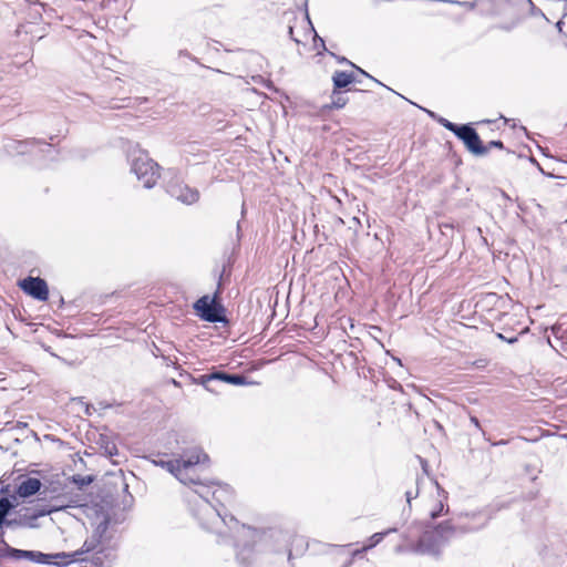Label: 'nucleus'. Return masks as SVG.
<instances>
[{
    "instance_id": "9",
    "label": "nucleus",
    "mask_w": 567,
    "mask_h": 567,
    "mask_svg": "<svg viewBox=\"0 0 567 567\" xmlns=\"http://www.w3.org/2000/svg\"><path fill=\"white\" fill-rule=\"evenodd\" d=\"M19 287L28 296L39 301H47L49 298V287L44 279L40 277L28 276L19 281Z\"/></svg>"
},
{
    "instance_id": "56",
    "label": "nucleus",
    "mask_w": 567,
    "mask_h": 567,
    "mask_svg": "<svg viewBox=\"0 0 567 567\" xmlns=\"http://www.w3.org/2000/svg\"><path fill=\"white\" fill-rule=\"evenodd\" d=\"M308 24H310L311 30H315L313 24H311V21H308Z\"/></svg>"
},
{
    "instance_id": "3",
    "label": "nucleus",
    "mask_w": 567,
    "mask_h": 567,
    "mask_svg": "<svg viewBox=\"0 0 567 567\" xmlns=\"http://www.w3.org/2000/svg\"><path fill=\"white\" fill-rule=\"evenodd\" d=\"M208 461V455L199 447L184 450L176 457H169L167 454H157L152 458V463L166 470L174 475L182 484L189 486L196 481V467L200 463Z\"/></svg>"
},
{
    "instance_id": "22",
    "label": "nucleus",
    "mask_w": 567,
    "mask_h": 567,
    "mask_svg": "<svg viewBox=\"0 0 567 567\" xmlns=\"http://www.w3.org/2000/svg\"><path fill=\"white\" fill-rule=\"evenodd\" d=\"M94 481L92 475H80L75 474L72 476V483H74L80 489L89 486Z\"/></svg>"
},
{
    "instance_id": "23",
    "label": "nucleus",
    "mask_w": 567,
    "mask_h": 567,
    "mask_svg": "<svg viewBox=\"0 0 567 567\" xmlns=\"http://www.w3.org/2000/svg\"><path fill=\"white\" fill-rule=\"evenodd\" d=\"M32 561L38 564L53 565L52 554L33 550Z\"/></svg>"
},
{
    "instance_id": "4",
    "label": "nucleus",
    "mask_w": 567,
    "mask_h": 567,
    "mask_svg": "<svg viewBox=\"0 0 567 567\" xmlns=\"http://www.w3.org/2000/svg\"><path fill=\"white\" fill-rule=\"evenodd\" d=\"M110 525V519L105 517L94 529L91 537H89L76 553L80 557L85 554L93 553L91 561L96 566H110L115 559L114 548L110 537L106 536V532Z\"/></svg>"
},
{
    "instance_id": "31",
    "label": "nucleus",
    "mask_w": 567,
    "mask_h": 567,
    "mask_svg": "<svg viewBox=\"0 0 567 567\" xmlns=\"http://www.w3.org/2000/svg\"><path fill=\"white\" fill-rule=\"evenodd\" d=\"M484 147H486L487 153L489 152L491 148H498V150L505 148L504 143L499 140H493V141L488 142L487 144H484Z\"/></svg>"
},
{
    "instance_id": "8",
    "label": "nucleus",
    "mask_w": 567,
    "mask_h": 567,
    "mask_svg": "<svg viewBox=\"0 0 567 567\" xmlns=\"http://www.w3.org/2000/svg\"><path fill=\"white\" fill-rule=\"evenodd\" d=\"M455 136L462 141L465 148L474 156H485L487 154L486 147L473 127L472 123L462 124V126L456 132Z\"/></svg>"
},
{
    "instance_id": "14",
    "label": "nucleus",
    "mask_w": 567,
    "mask_h": 567,
    "mask_svg": "<svg viewBox=\"0 0 567 567\" xmlns=\"http://www.w3.org/2000/svg\"><path fill=\"white\" fill-rule=\"evenodd\" d=\"M167 192L186 205H192L199 199L198 190L187 185H169Z\"/></svg>"
},
{
    "instance_id": "10",
    "label": "nucleus",
    "mask_w": 567,
    "mask_h": 567,
    "mask_svg": "<svg viewBox=\"0 0 567 567\" xmlns=\"http://www.w3.org/2000/svg\"><path fill=\"white\" fill-rule=\"evenodd\" d=\"M210 486L209 498L224 512H227V505L234 501V489L228 484H221L216 481L203 480Z\"/></svg>"
},
{
    "instance_id": "30",
    "label": "nucleus",
    "mask_w": 567,
    "mask_h": 567,
    "mask_svg": "<svg viewBox=\"0 0 567 567\" xmlns=\"http://www.w3.org/2000/svg\"><path fill=\"white\" fill-rule=\"evenodd\" d=\"M228 375H229V373L224 372V371H215V372L209 373V378H213V381H223L225 383L227 382Z\"/></svg>"
},
{
    "instance_id": "42",
    "label": "nucleus",
    "mask_w": 567,
    "mask_h": 567,
    "mask_svg": "<svg viewBox=\"0 0 567 567\" xmlns=\"http://www.w3.org/2000/svg\"><path fill=\"white\" fill-rule=\"evenodd\" d=\"M440 227H441L442 234H444V235L446 234L445 230H449V229L453 230V225H451V224H442Z\"/></svg>"
},
{
    "instance_id": "2",
    "label": "nucleus",
    "mask_w": 567,
    "mask_h": 567,
    "mask_svg": "<svg viewBox=\"0 0 567 567\" xmlns=\"http://www.w3.org/2000/svg\"><path fill=\"white\" fill-rule=\"evenodd\" d=\"M476 527L454 526L452 520L447 519L435 526H426L416 543L411 544V553L440 557L442 549L456 535L468 534Z\"/></svg>"
},
{
    "instance_id": "39",
    "label": "nucleus",
    "mask_w": 567,
    "mask_h": 567,
    "mask_svg": "<svg viewBox=\"0 0 567 567\" xmlns=\"http://www.w3.org/2000/svg\"><path fill=\"white\" fill-rule=\"evenodd\" d=\"M369 550V547L365 545L362 548L355 549L351 554V559L361 556L362 554L367 553Z\"/></svg>"
},
{
    "instance_id": "32",
    "label": "nucleus",
    "mask_w": 567,
    "mask_h": 567,
    "mask_svg": "<svg viewBox=\"0 0 567 567\" xmlns=\"http://www.w3.org/2000/svg\"><path fill=\"white\" fill-rule=\"evenodd\" d=\"M444 509V504H443V501H440L436 505V508L431 511L430 513V517L431 519H436L439 518L441 515H442V512Z\"/></svg>"
},
{
    "instance_id": "27",
    "label": "nucleus",
    "mask_w": 567,
    "mask_h": 567,
    "mask_svg": "<svg viewBox=\"0 0 567 567\" xmlns=\"http://www.w3.org/2000/svg\"><path fill=\"white\" fill-rule=\"evenodd\" d=\"M7 527V528H12V529H17V528H22L20 526V522L16 515V513H13V516L12 517H9L6 519V522L3 523V528Z\"/></svg>"
},
{
    "instance_id": "16",
    "label": "nucleus",
    "mask_w": 567,
    "mask_h": 567,
    "mask_svg": "<svg viewBox=\"0 0 567 567\" xmlns=\"http://www.w3.org/2000/svg\"><path fill=\"white\" fill-rule=\"evenodd\" d=\"M52 558H53V566H56V567H66L73 563L87 560L85 557H80V554L76 551L53 553Z\"/></svg>"
},
{
    "instance_id": "33",
    "label": "nucleus",
    "mask_w": 567,
    "mask_h": 567,
    "mask_svg": "<svg viewBox=\"0 0 567 567\" xmlns=\"http://www.w3.org/2000/svg\"><path fill=\"white\" fill-rule=\"evenodd\" d=\"M550 330H551V333L556 337V338H559V339H563L564 338V333L565 331L563 330V327L560 323H556V324H553L550 327Z\"/></svg>"
},
{
    "instance_id": "57",
    "label": "nucleus",
    "mask_w": 567,
    "mask_h": 567,
    "mask_svg": "<svg viewBox=\"0 0 567 567\" xmlns=\"http://www.w3.org/2000/svg\"><path fill=\"white\" fill-rule=\"evenodd\" d=\"M118 107L117 104L111 105V109Z\"/></svg>"
},
{
    "instance_id": "21",
    "label": "nucleus",
    "mask_w": 567,
    "mask_h": 567,
    "mask_svg": "<svg viewBox=\"0 0 567 567\" xmlns=\"http://www.w3.org/2000/svg\"><path fill=\"white\" fill-rule=\"evenodd\" d=\"M395 532H396V528L392 527V528H388L386 530H383V532L374 533L369 538V544L365 546L369 547V550H370V549L374 548L377 545H379L384 539L385 536H388L391 533H395Z\"/></svg>"
},
{
    "instance_id": "15",
    "label": "nucleus",
    "mask_w": 567,
    "mask_h": 567,
    "mask_svg": "<svg viewBox=\"0 0 567 567\" xmlns=\"http://www.w3.org/2000/svg\"><path fill=\"white\" fill-rule=\"evenodd\" d=\"M9 557L14 560L28 559L32 561L33 550L18 549L11 547L7 542L3 546H0V559Z\"/></svg>"
},
{
    "instance_id": "48",
    "label": "nucleus",
    "mask_w": 567,
    "mask_h": 567,
    "mask_svg": "<svg viewBox=\"0 0 567 567\" xmlns=\"http://www.w3.org/2000/svg\"><path fill=\"white\" fill-rule=\"evenodd\" d=\"M563 25H564V21H563V20L557 21V23H556V28H557V30H558L559 32H561Z\"/></svg>"
},
{
    "instance_id": "7",
    "label": "nucleus",
    "mask_w": 567,
    "mask_h": 567,
    "mask_svg": "<svg viewBox=\"0 0 567 567\" xmlns=\"http://www.w3.org/2000/svg\"><path fill=\"white\" fill-rule=\"evenodd\" d=\"M64 505L62 504H52V505H41L37 504L29 507H21L16 511V515L20 522V526L22 528H37L39 527L38 519L40 517H44L50 515L51 513L58 512L62 509Z\"/></svg>"
},
{
    "instance_id": "20",
    "label": "nucleus",
    "mask_w": 567,
    "mask_h": 567,
    "mask_svg": "<svg viewBox=\"0 0 567 567\" xmlns=\"http://www.w3.org/2000/svg\"><path fill=\"white\" fill-rule=\"evenodd\" d=\"M348 103V99L344 97L338 90H333L331 94V103L323 106V109H336L340 110L344 107Z\"/></svg>"
},
{
    "instance_id": "44",
    "label": "nucleus",
    "mask_w": 567,
    "mask_h": 567,
    "mask_svg": "<svg viewBox=\"0 0 567 567\" xmlns=\"http://www.w3.org/2000/svg\"><path fill=\"white\" fill-rule=\"evenodd\" d=\"M508 442H509L508 440H499V441H496V442H492L491 444L493 446H499V445H506V444H508Z\"/></svg>"
},
{
    "instance_id": "26",
    "label": "nucleus",
    "mask_w": 567,
    "mask_h": 567,
    "mask_svg": "<svg viewBox=\"0 0 567 567\" xmlns=\"http://www.w3.org/2000/svg\"><path fill=\"white\" fill-rule=\"evenodd\" d=\"M213 382V378H209V374H202L196 379V383L203 385L207 391L213 393H218L216 389L210 386V383Z\"/></svg>"
},
{
    "instance_id": "43",
    "label": "nucleus",
    "mask_w": 567,
    "mask_h": 567,
    "mask_svg": "<svg viewBox=\"0 0 567 567\" xmlns=\"http://www.w3.org/2000/svg\"><path fill=\"white\" fill-rule=\"evenodd\" d=\"M97 405H99L100 410H105V409H109L112 406V404L103 402V401L99 402Z\"/></svg>"
},
{
    "instance_id": "5",
    "label": "nucleus",
    "mask_w": 567,
    "mask_h": 567,
    "mask_svg": "<svg viewBox=\"0 0 567 567\" xmlns=\"http://www.w3.org/2000/svg\"><path fill=\"white\" fill-rule=\"evenodd\" d=\"M225 271L226 268L224 267L218 276L217 288L213 297L210 298L208 295H205L198 298L193 305V309L195 310L196 315L206 322L224 324L228 323L226 308L220 302V295L223 292L221 281Z\"/></svg>"
},
{
    "instance_id": "34",
    "label": "nucleus",
    "mask_w": 567,
    "mask_h": 567,
    "mask_svg": "<svg viewBox=\"0 0 567 567\" xmlns=\"http://www.w3.org/2000/svg\"><path fill=\"white\" fill-rule=\"evenodd\" d=\"M329 54L331 56H333L337 60V62L340 63V64H348V65H350L352 68L354 66V63L351 62L350 60H348L346 56L337 55L333 52H329Z\"/></svg>"
},
{
    "instance_id": "11",
    "label": "nucleus",
    "mask_w": 567,
    "mask_h": 567,
    "mask_svg": "<svg viewBox=\"0 0 567 567\" xmlns=\"http://www.w3.org/2000/svg\"><path fill=\"white\" fill-rule=\"evenodd\" d=\"M39 145H45L49 148L51 147L50 144L45 143L42 140L37 138H27V140H13V138H7L3 144V148L9 154H18L23 155L29 152L30 146H39Z\"/></svg>"
},
{
    "instance_id": "54",
    "label": "nucleus",
    "mask_w": 567,
    "mask_h": 567,
    "mask_svg": "<svg viewBox=\"0 0 567 567\" xmlns=\"http://www.w3.org/2000/svg\"><path fill=\"white\" fill-rule=\"evenodd\" d=\"M308 24H310L311 30H315L313 24H311V21H308Z\"/></svg>"
},
{
    "instance_id": "53",
    "label": "nucleus",
    "mask_w": 567,
    "mask_h": 567,
    "mask_svg": "<svg viewBox=\"0 0 567 567\" xmlns=\"http://www.w3.org/2000/svg\"><path fill=\"white\" fill-rule=\"evenodd\" d=\"M352 560H353V559H350V560H349V561H347L342 567H350V566H351V564H352Z\"/></svg>"
},
{
    "instance_id": "58",
    "label": "nucleus",
    "mask_w": 567,
    "mask_h": 567,
    "mask_svg": "<svg viewBox=\"0 0 567 567\" xmlns=\"http://www.w3.org/2000/svg\"><path fill=\"white\" fill-rule=\"evenodd\" d=\"M565 10L567 11V0L565 1Z\"/></svg>"
},
{
    "instance_id": "40",
    "label": "nucleus",
    "mask_w": 567,
    "mask_h": 567,
    "mask_svg": "<svg viewBox=\"0 0 567 567\" xmlns=\"http://www.w3.org/2000/svg\"><path fill=\"white\" fill-rule=\"evenodd\" d=\"M411 545H408V546H404V545H398L395 547V553L400 554V553H405V551H411Z\"/></svg>"
},
{
    "instance_id": "24",
    "label": "nucleus",
    "mask_w": 567,
    "mask_h": 567,
    "mask_svg": "<svg viewBox=\"0 0 567 567\" xmlns=\"http://www.w3.org/2000/svg\"><path fill=\"white\" fill-rule=\"evenodd\" d=\"M226 383L233 384V385H246V384H249L247 378L244 374H240V373H229V375L227 377V382Z\"/></svg>"
},
{
    "instance_id": "49",
    "label": "nucleus",
    "mask_w": 567,
    "mask_h": 567,
    "mask_svg": "<svg viewBox=\"0 0 567 567\" xmlns=\"http://www.w3.org/2000/svg\"><path fill=\"white\" fill-rule=\"evenodd\" d=\"M179 55H181V56L192 58V56H190V53H189L188 51H186V50H181V51H179Z\"/></svg>"
},
{
    "instance_id": "29",
    "label": "nucleus",
    "mask_w": 567,
    "mask_h": 567,
    "mask_svg": "<svg viewBox=\"0 0 567 567\" xmlns=\"http://www.w3.org/2000/svg\"><path fill=\"white\" fill-rule=\"evenodd\" d=\"M496 336L498 339H501L509 344H513V343L517 342V340H518V337L513 332H509L507 334L498 332Z\"/></svg>"
},
{
    "instance_id": "36",
    "label": "nucleus",
    "mask_w": 567,
    "mask_h": 567,
    "mask_svg": "<svg viewBox=\"0 0 567 567\" xmlns=\"http://www.w3.org/2000/svg\"><path fill=\"white\" fill-rule=\"evenodd\" d=\"M315 47L317 49L321 48L322 50L328 51L326 48L324 40L320 38L318 34H315Z\"/></svg>"
},
{
    "instance_id": "17",
    "label": "nucleus",
    "mask_w": 567,
    "mask_h": 567,
    "mask_svg": "<svg viewBox=\"0 0 567 567\" xmlns=\"http://www.w3.org/2000/svg\"><path fill=\"white\" fill-rule=\"evenodd\" d=\"M16 496L4 495L0 496V528H3V523L10 516L12 511L18 506Z\"/></svg>"
},
{
    "instance_id": "45",
    "label": "nucleus",
    "mask_w": 567,
    "mask_h": 567,
    "mask_svg": "<svg viewBox=\"0 0 567 567\" xmlns=\"http://www.w3.org/2000/svg\"><path fill=\"white\" fill-rule=\"evenodd\" d=\"M288 34L291 40H293L296 43H299V40L293 37V28L292 27H289Z\"/></svg>"
},
{
    "instance_id": "37",
    "label": "nucleus",
    "mask_w": 567,
    "mask_h": 567,
    "mask_svg": "<svg viewBox=\"0 0 567 567\" xmlns=\"http://www.w3.org/2000/svg\"><path fill=\"white\" fill-rule=\"evenodd\" d=\"M359 73H361L362 75L371 79L372 81L377 82L378 84L380 85H383L380 81H378L377 79H374L373 76H371L369 73H367L363 69H361L360 66L355 65L353 66Z\"/></svg>"
},
{
    "instance_id": "47",
    "label": "nucleus",
    "mask_w": 567,
    "mask_h": 567,
    "mask_svg": "<svg viewBox=\"0 0 567 567\" xmlns=\"http://www.w3.org/2000/svg\"><path fill=\"white\" fill-rule=\"evenodd\" d=\"M455 3L462 4V6H465V7H468V8H474V3L473 2H458V1H455Z\"/></svg>"
},
{
    "instance_id": "13",
    "label": "nucleus",
    "mask_w": 567,
    "mask_h": 567,
    "mask_svg": "<svg viewBox=\"0 0 567 567\" xmlns=\"http://www.w3.org/2000/svg\"><path fill=\"white\" fill-rule=\"evenodd\" d=\"M489 520V517L485 515L483 512H473V513H465L461 514L458 517V522L456 524H453L454 526H467V527H476L475 529L471 530L470 533L477 532L482 528H484Z\"/></svg>"
},
{
    "instance_id": "46",
    "label": "nucleus",
    "mask_w": 567,
    "mask_h": 567,
    "mask_svg": "<svg viewBox=\"0 0 567 567\" xmlns=\"http://www.w3.org/2000/svg\"><path fill=\"white\" fill-rule=\"evenodd\" d=\"M3 535H4L3 528H0V546H3L6 544Z\"/></svg>"
},
{
    "instance_id": "51",
    "label": "nucleus",
    "mask_w": 567,
    "mask_h": 567,
    "mask_svg": "<svg viewBox=\"0 0 567 567\" xmlns=\"http://www.w3.org/2000/svg\"><path fill=\"white\" fill-rule=\"evenodd\" d=\"M17 427H19V429H24V427H27V423L18 422V423H17Z\"/></svg>"
},
{
    "instance_id": "35",
    "label": "nucleus",
    "mask_w": 567,
    "mask_h": 567,
    "mask_svg": "<svg viewBox=\"0 0 567 567\" xmlns=\"http://www.w3.org/2000/svg\"><path fill=\"white\" fill-rule=\"evenodd\" d=\"M470 422H471V423H472V424H473L477 430L482 431V434H483V436H484V439H485V440L489 441V439H488V437H486V433L482 430V427H481V423H480V420H478L476 416L471 415V416H470Z\"/></svg>"
},
{
    "instance_id": "19",
    "label": "nucleus",
    "mask_w": 567,
    "mask_h": 567,
    "mask_svg": "<svg viewBox=\"0 0 567 567\" xmlns=\"http://www.w3.org/2000/svg\"><path fill=\"white\" fill-rule=\"evenodd\" d=\"M97 444L104 451V453L106 455H109L110 457L118 454L116 444L105 434L100 435Z\"/></svg>"
},
{
    "instance_id": "38",
    "label": "nucleus",
    "mask_w": 567,
    "mask_h": 567,
    "mask_svg": "<svg viewBox=\"0 0 567 567\" xmlns=\"http://www.w3.org/2000/svg\"><path fill=\"white\" fill-rule=\"evenodd\" d=\"M417 495H419V491H416L415 493H412L411 491L405 492L406 503L410 508H411V501L416 498Z\"/></svg>"
},
{
    "instance_id": "55",
    "label": "nucleus",
    "mask_w": 567,
    "mask_h": 567,
    "mask_svg": "<svg viewBox=\"0 0 567 567\" xmlns=\"http://www.w3.org/2000/svg\"><path fill=\"white\" fill-rule=\"evenodd\" d=\"M308 24H310L311 30H315L313 24H311V21H308Z\"/></svg>"
},
{
    "instance_id": "50",
    "label": "nucleus",
    "mask_w": 567,
    "mask_h": 567,
    "mask_svg": "<svg viewBox=\"0 0 567 567\" xmlns=\"http://www.w3.org/2000/svg\"><path fill=\"white\" fill-rule=\"evenodd\" d=\"M425 112H426V113H427L432 118H434V120H436V118L439 117V116H437L434 112H432V111L425 110Z\"/></svg>"
},
{
    "instance_id": "25",
    "label": "nucleus",
    "mask_w": 567,
    "mask_h": 567,
    "mask_svg": "<svg viewBox=\"0 0 567 567\" xmlns=\"http://www.w3.org/2000/svg\"><path fill=\"white\" fill-rule=\"evenodd\" d=\"M436 122L440 125H442L444 128H446L447 131L452 132L454 135L456 134L458 128L462 126V124L453 123V122H451L447 118L442 117V116L437 117Z\"/></svg>"
},
{
    "instance_id": "6",
    "label": "nucleus",
    "mask_w": 567,
    "mask_h": 567,
    "mask_svg": "<svg viewBox=\"0 0 567 567\" xmlns=\"http://www.w3.org/2000/svg\"><path fill=\"white\" fill-rule=\"evenodd\" d=\"M127 159L131 172L143 183V187L146 189L153 188L159 177V165L142 150L132 151Z\"/></svg>"
},
{
    "instance_id": "52",
    "label": "nucleus",
    "mask_w": 567,
    "mask_h": 567,
    "mask_svg": "<svg viewBox=\"0 0 567 567\" xmlns=\"http://www.w3.org/2000/svg\"><path fill=\"white\" fill-rule=\"evenodd\" d=\"M530 161H532L534 164H536V165H537V167L539 168V171H540V172H543V173H544V171L542 169L540 165L537 163V161H536L535 158H532Z\"/></svg>"
},
{
    "instance_id": "41",
    "label": "nucleus",
    "mask_w": 567,
    "mask_h": 567,
    "mask_svg": "<svg viewBox=\"0 0 567 567\" xmlns=\"http://www.w3.org/2000/svg\"><path fill=\"white\" fill-rule=\"evenodd\" d=\"M0 494H1V496L13 495V493H10V486L9 485L2 486L1 489H0Z\"/></svg>"
},
{
    "instance_id": "1",
    "label": "nucleus",
    "mask_w": 567,
    "mask_h": 567,
    "mask_svg": "<svg viewBox=\"0 0 567 567\" xmlns=\"http://www.w3.org/2000/svg\"><path fill=\"white\" fill-rule=\"evenodd\" d=\"M189 487L193 495H189L187 499L192 516L203 529L216 533L223 540L226 539V533L221 527H226L234 539L238 564L241 567H250L256 556L254 546L261 540L266 533L240 524L234 515L219 508L209 498L210 486L199 476H196V481Z\"/></svg>"
},
{
    "instance_id": "18",
    "label": "nucleus",
    "mask_w": 567,
    "mask_h": 567,
    "mask_svg": "<svg viewBox=\"0 0 567 567\" xmlns=\"http://www.w3.org/2000/svg\"><path fill=\"white\" fill-rule=\"evenodd\" d=\"M354 82H357V79L352 72L337 70L332 74L333 90L340 91Z\"/></svg>"
},
{
    "instance_id": "28",
    "label": "nucleus",
    "mask_w": 567,
    "mask_h": 567,
    "mask_svg": "<svg viewBox=\"0 0 567 567\" xmlns=\"http://www.w3.org/2000/svg\"><path fill=\"white\" fill-rule=\"evenodd\" d=\"M72 401L80 403L84 409V414L87 416H91L93 411H95V408L92 404L84 402L83 398H74Z\"/></svg>"
},
{
    "instance_id": "12",
    "label": "nucleus",
    "mask_w": 567,
    "mask_h": 567,
    "mask_svg": "<svg viewBox=\"0 0 567 567\" xmlns=\"http://www.w3.org/2000/svg\"><path fill=\"white\" fill-rule=\"evenodd\" d=\"M42 483L37 477L23 478L14 488L13 495L16 498H28L40 492Z\"/></svg>"
}]
</instances>
